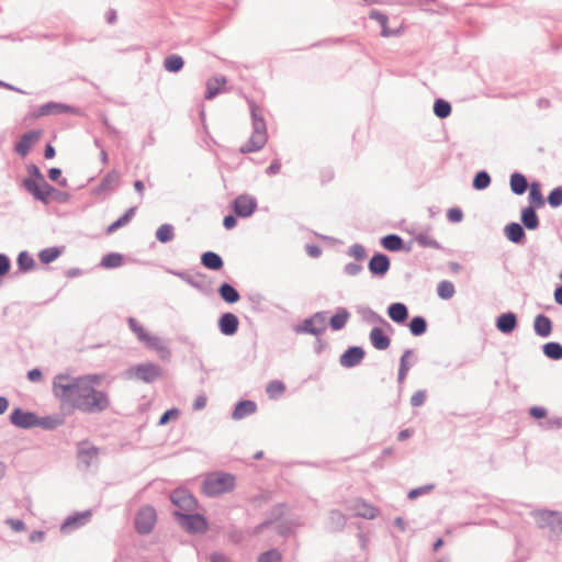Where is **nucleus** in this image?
<instances>
[{
  "instance_id": "obj_20",
  "label": "nucleus",
  "mask_w": 562,
  "mask_h": 562,
  "mask_svg": "<svg viewBox=\"0 0 562 562\" xmlns=\"http://www.w3.org/2000/svg\"><path fill=\"white\" fill-rule=\"evenodd\" d=\"M64 113H75V109L68 104L60 103V102H47L45 104H42L37 111L36 116H46L50 114H64Z\"/></svg>"
},
{
  "instance_id": "obj_59",
  "label": "nucleus",
  "mask_w": 562,
  "mask_h": 562,
  "mask_svg": "<svg viewBox=\"0 0 562 562\" xmlns=\"http://www.w3.org/2000/svg\"><path fill=\"white\" fill-rule=\"evenodd\" d=\"M547 201L551 207H559L562 205V187H557L549 193Z\"/></svg>"
},
{
  "instance_id": "obj_5",
  "label": "nucleus",
  "mask_w": 562,
  "mask_h": 562,
  "mask_svg": "<svg viewBox=\"0 0 562 562\" xmlns=\"http://www.w3.org/2000/svg\"><path fill=\"white\" fill-rule=\"evenodd\" d=\"M173 516L181 528L191 535L204 533L209 529L207 519L202 514L175 510Z\"/></svg>"
},
{
  "instance_id": "obj_39",
  "label": "nucleus",
  "mask_w": 562,
  "mask_h": 562,
  "mask_svg": "<svg viewBox=\"0 0 562 562\" xmlns=\"http://www.w3.org/2000/svg\"><path fill=\"white\" fill-rule=\"evenodd\" d=\"M119 180H120L119 171L115 169L111 170L100 181V183L97 188V192L102 193V192H106V191H112L117 186Z\"/></svg>"
},
{
  "instance_id": "obj_17",
  "label": "nucleus",
  "mask_w": 562,
  "mask_h": 562,
  "mask_svg": "<svg viewBox=\"0 0 562 562\" xmlns=\"http://www.w3.org/2000/svg\"><path fill=\"white\" fill-rule=\"evenodd\" d=\"M217 327L222 335L234 336L239 328V319L232 312L223 313L217 319Z\"/></svg>"
},
{
  "instance_id": "obj_10",
  "label": "nucleus",
  "mask_w": 562,
  "mask_h": 562,
  "mask_svg": "<svg viewBox=\"0 0 562 562\" xmlns=\"http://www.w3.org/2000/svg\"><path fill=\"white\" fill-rule=\"evenodd\" d=\"M36 414L30 411H24L21 407H15L10 414V423L21 429H31L35 427Z\"/></svg>"
},
{
  "instance_id": "obj_25",
  "label": "nucleus",
  "mask_w": 562,
  "mask_h": 562,
  "mask_svg": "<svg viewBox=\"0 0 562 562\" xmlns=\"http://www.w3.org/2000/svg\"><path fill=\"white\" fill-rule=\"evenodd\" d=\"M257 411L256 402L251 400H241L236 403L232 414V418L235 420L243 419Z\"/></svg>"
},
{
  "instance_id": "obj_42",
  "label": "nucleus",
  "mask_w": 562,
  "mask_h": 562,
  "mask_svg": "<svg viewBox=\"0 0 562 562\" xmlns=\"http://www.w3.org/2000/svg\"><path fill=\"white\" fill-rule=\"evenodd\" d=\"M64 247H47L42 249L38 252V259L42 263L48 265L53 261H55L61 254H63Z\"/></svg>"
},
{
  "instance_id": "obj_32",
  "label": "nucleus",
  "mask_w": 562,
  "mask_h": 562,
  "mask_svg": "<svg viewBox=\"0 0 562 562\" xmlns=\"http://www.w3.org/2000/svg\"><path fill=\"white\" fill-rule=\"evenodd\" d=\"M144 344L146 345L147 348L157 351L162 360H167L171 356L169 348L165 345L164 340L158 336L149 335V338L146 339Z\"/></svg>"
},
{
  "instance_id": "obj_64",
  "label": "nucleus",
  "mask_w": 562,
  "mask_h": 562,
  "mask_svg": "<svg viewBox=\"0 0 562 562\" xmlns=\"http://www.w3.org/2000/svg\"><path fill=\"white\" fill-rule=\"evenodd\" d=\"M47 173L52 181H56L60 187H67V179L61 177V169L53 167Z\"/></svg>"
},
{
  "instance_id": "obj_41",
  "label": "nucleus",
  "mask_w": 562,
  "mask_h": 562,
  "mask_svg": "<svg viewBox=\"0 0 562 562\" xmlns=\"http://www.w3.org/2000/svg\"><path fill=\"white\" fill-rule=\"evenodd\" d=\"M124 257L119 252H109L104 255L100 261V266L104 269H115L123 265Z\"/></svg>"
},
{
  "instance_id": "obj_1",
  "label": "nucleus",
  "mask_w": 562,
  "mask_h": 562,
  "mask_svg": "<svg viewBox=\"0 0 562 562\" xmlns=\"http://www.w3.org/2000/svg\"><path fill=\"white\" fill-rule=\"evenodd\" d=\"M53 392L63 405L83 414H100L110 407L108 392L90 386L88 383L70 381V375L59 373L53 380Z\"/></svg>"
},
{
  "instance_id": "obj_31",
  "label": "nucleus",
  "mask_w": 562,
  "mask_h": 562,
  "mask_svg": "<svg viewBox=\"0 0 562 562\" xmlns=\"http://www.w3.org/2000/svg\"><path fill=\"white\" fill-rule=\"evenodd\" d=\"M533 329L536 335L547 338L552 333V321L544 314H538L533 319Z\"/></svg>"
},
{
  "instance_id": "obj_2",
  "label": "nucleus",
  "mask_w": 562,
  "mask_h": 562,
  "mask_svg": "<svg viewBox=\"0 0 562 562\" xmlns=\"http://www.w3.org/2000/svg\"><path fill=\"white\" fill-rule=\"evenodd\" d=\"M252 134L250 138L240 147L241 154L256 153L267 143V125L263 117V110L254 101L248 100Z\"/></svg>"
},
{
  "instance_id": "obj_40",
  "label": "nucleus",
  "mask_w": 562,
  "mask_h": 562,
  "mask_svg": "<svg viewBox=\"0 0 562 562\" xmlns=\"http://www.w3.org/2000/svg\"><path fill=\"white\" fill-rule=\"evenodd\" d=\"M529 205L533 207H540L544 205V198L541 192V184L538 181H533L529 186Z\"/></svg>"
},
{
  "instance_id": "obj_34",
  "label": "nucleus",
  "mask_w": 562,
  "mask_h": 562,
  "mask_svg": "<svg viewBox=\"0 0 562 562\" xmlns=\"http://www.w3.org/2000/svg\"><path fill=\"white\" fill-rule=\"evenodd\" d=\"M217 293L220 297L227 304H235L240 300L239 292L228 282H223L218 286Z\"/></svg>"
},
{
  "instance_id": "obj_53",
  "label": "nucleus",
  "mask_w": 562,
  "mask_h": 562,
  "mask_svg": "<svg viewBox=\"0 0 562 562\" xmlns=\"http://www.w3.org/2000/svg\"><path fill=\"white\" fill-rule=\"evenodd\" d=\"M16 265L21 272H29L34 268L35 261L27 251H21L18 255Z\"/></svg>"
},
{
  "instance_id": "obj_18",
  "label": "nucleus",
  "mask_w": 562,
  "mask_h": 562,
  "mask_svg": "<svg viewBox=\"0 0 562 562\" xmlns=\"http://www.w3.org/2000/svg\"><path fill=\"white\" fill-rule=\"evenodd\" d=\"M348 509L352 510L355 516L366 519H374L379 513L376 507L360 498L350 504Z\"/></svg>"
},
{
  "instance_id": "obj_43",
  "label": "nucleus",
  "mask_w": 562,
  "mask_h": 562,
  "mask_svg": "<svg viewBox=\"0 0 562 562\" xmlns=\"http://www.w3.org/2000/svg\"><path fill=\"white\" fill-rule=\"evenodd\" d=\"M184 66V59L177 54L169 55L164 60V68L168 72L177 74L179 72Z\"/></svg>"
},
{
  "instance_id": "obj_23",
  "label": "nucleus",
  "mask_w": 562,
  "mask_h": 562,
  "mask_svg": "<svg viewBox=\"0 0 562 562\" xmlns=\"http://www.w3.org/2000/svg\"><path fill=\"white\" fill-rule=\"evenodd\" d=\"M520 221L524 228L528 231H536L540 226V220L536 212V207L528 205L520 212Z\"/></svg>"
},
{
  "instance_id": "obj_36",
  "label": "nucleus",
  "mask_w": 562,
  "mask_h": 562,
  "mask_svg": "<svg viewBox=\"0 0 562 562\" xmlns=\"http://www.w3.org/2000/svg\"><path fill=\"white\" fill-rule=\"evenodd\" d=\"M349 318V311L346 307H338L336 313L329 318V326L335 331L341 330L345 328Z\"/></svg>"
},
{
  "instance_id": "obj_47",
  "label": "nucleus",
  "mask_w": 562,
  "mask_h": 562,
  "mask_svg": "<svg viewBox=\"0 0 562 562\" xmlns=\"http://www.w3.org/2000/svg\"><path fill=\"white\" fill-rule=\"evenodd\" d=\"M360 313H361L364 322L370 323V324H380V325L386 326L390 330H392L391 325L381 315H379L376 312H374L372 308L364 307V308H362V311H360Z\"/></svg>"
},
{
  "instance_id": "obj_60",
  "label": "nucleus",
  "mask_w": 562,
  "mask_h": 562,
  "mask_svg": "<svg viewBox=\"0 0 562 562\" xmlns=\"http://www.w3.org/2000/svg\"><path fill=\"white\" fill-rule=\"evenodd\" d=\"M348 256L353 257L357 261H362L367 257L366 248L361 244H353L348 249Z\"/></svg>"
},
{
  "instance_id": "obj_44",
  "label": "nucleus",
  "mask_w": 562,
  "mask_h": 562,
  "mask_svg": "<svg viewBox=\"0 0 562 562\" xmlns=\"http://www.w3.org/2000/svg\"><path fill=\"white\" fill-rule=\"evenodd\" d=\"M63 418L58 416H36L35 427H41L45 430H54L63 424Z\"/></svg>"
},
{
  "instance_id": "obj_58",
  "label": "nucleus",
  "mask_w": 562,
  "mask_h": 562,
  "mask_svg": "<svg viewBox=\"0 0 562 562\" xmlns=\"http://www.w3.org/2000/svg\"><path fill=\"white\" fill-rule=\"evenodd\" d=\"M282 555L278 549H270L258 557L257 562H281Z\"/></svg>"
},
{
  "instance_id": "obj_9",
  "label": "nucleus",
  "mask_w": 562,
  "mask_h": 562,
  "mask_svg": "<svg viewBox=\"0 0 562 562\" xmlns=\"http://www.w3.org/2000/svg\"><path fill=\"white\" fill-rule=\"evenodd\" d=\"M257 207V199L249 194H240L232 201V210L234 214L241 218L251 216Z\"/></svg>"
},
{
  "instance_id": "obj_37",
  "label": "nucleus",
  "mask_w": 562,
  "mask_h": 562,
  "mask_svg": "<svg viewBox=\"0 0 562 562\" xmlns=\"http://www.w3.org/2000/svg\"><path fill=\"white\" fill-rule=\"evenodd\" d=\"M347 524L346 516L337 509H333L328 514L327 528L333 532L341 531Z\"/></svg>"
},
{
  "instance_id": "obj_30",
  "label": "nucleus",
  "mask_w": 562,
  "mask_h": 562,
  "mask_svg": "<svg viewBox=\"0 0 562 562\" xmlns=\"http://www.w3.org/2000/svg\"><path fill=\"white\" fill-rule=\"evenodd\" d=\"M201 265L212 271H218L224 267L223 258L215 251H204L201 255Z\"/></svg>"
},
{
  "instance_id": "obj_45",
  "label": "nucleus",
  "mask_w": 562,
  "mask_h": 562,
  "mask_svg": "<svg viewBox=\"0 0 562 562\" xmlns=\"http://www.w3.org/2000/svg\"><path fill=\"white\" fill-rule=\"evenodd\" d=\"M413 356L412 349L404 350L403 355L400 359V367L397 372V381L398 383H403L407 376V373L412 367V363H408V357Z\"/></svg>"
},
{
  "instance_id": "obj_3",
  "label": "nucleus",
  "mask_w": 562,
  "mask_h": 562,
  "mask_svg": "<svg viewBox=\"0 0 562 562\" xmlns=\"http://www.w3.org/2000/svg\"><path fill=\"white\" fill-rule=\"evenodd\" d=\"M537 527L547 532L549 541H562V512L551 509H536L531 512Z\"/></svg>"
},
{
  "instance_id": "obj_22",
  "label": "nucleus",
  "mask_w": 562,
  "mask_h": 562,
  "mask_svg": "<svg viewBox=\"0 0 562 562\" xmlns=\"http://www.w3.org/2000/svg\"><path fill=\"white\" fill-rule=\"evenodd\" d=\"M91 515H92L91 510H83V512L70 515L61 524L60 530L65 532V531L74 530L81 526H85L89 521Z\"/></svg>"
},
{
  "instance_id": "obj_29",
  "label": "nucleus",
  "mask_w": 562,
  "mask_h": 562,
  "mask_svg": "<svg viewBox=\"0 0 562 562\" xmlns=\"http://www.w3.org/2000/svg\"><path fill=\"white\" fill-rule=\"evenodd\" d=\"M389 317L396 324H404L408 318V308L404 303L395 302L387 306Z\"/></svg>"
},
{
  "instance_id": "obj_16",
  "label": "nucleus",
  "mask_w": 562,
  "mask_h": 562,
  "mask_svg": "<svg viewBox=\"0 0 562 562\" xmlns=\"http://www.w3.org/2000/svg\"><path fill=\"white\" fill-rule=\"evenodd\" d=\"M285 504L279 503L274 505L267 514L265 520L255 527L254 535H260L265 529L278 524L285 514Z\"/></svg>"
},
{
  "instance_id": "obj_19",
  "label": "nucleus",
  "mask_w": 562,
  "mask_h": 562,
  "mask_svg": "<svg viewBox=\"0 0 562 562\" xmlns=\"http://www.w3.org/2000/svg\"><path fill=\"white\" fill-rule=\"evenodd\" d=\"M495 326L502 334L509 335L518 326L517 315L513 312L503 313L496 318Z\"/></svg>"
},
{
  "instance_id": "obj_49",
  "label": "nucleus",
  "mask_w": 562,
  "mask_h": 562,
  "mask_svg": "<svg viewBox=\"0 0 562 562\" xmlns=\"http://www.w3.org/2000/svg\"><path fill=\"white\" fill-rule=\"evenodd\" d=\"M156 239L161 244H167L175 238V227L171 224H162L156 231Z\"/></svg>"
},
{
  "instance_id": "obj_12",
  "label": "nucleus",
  "mask_w": 562,
  "mask_h": 562,
  "mask_svg": "<svg viewBox=\"0 0 562 562\" xmlns=\"http://www.w3.org/2000/svg\"><path fill=\"white\" fill-rule=\"evenodd\" d=\"M390 258L383 252H374L368 262V269L373 277L383 278L390 270Z\"/></svg>"
},
{
  "instance_id": "obj_11",
  "label": "nucleus",
  "mask_w": 562,
  "mask_h": 562,
  "mask_svg": "<svg viewBox=\"0 0 562 562\" xmlns=\"http://www.w3.org/2000/svg\"><path fill=\"white\" fill-rule=\"evenodd\" d=\"M132 370L135 376L145 383H153L161 376V368L150 362L137 364Z\"/></svg>"
},
{
  "instance_id": "obj_6",
  "label": "nucleus",
  "mask_w": 562,
  "mask_h": 562,
  "mask_svg": "<svg viewBox=\"0 0 562 562\" xmlns=\"http://www.w3.org/2000/svg\"><path fill=\"white\" fill-rule=\"evenodd\" d=\"M327 312L319 311L293 326V331L301 335L321 336L326 331Z\"/></svg>"
},
{
  "instance_id": "obj_50",
  "label": "nucleus",
  "mask_w": 562,
  "mask_h": 562,
  "mask_svg": "<svg viewBox=\"0 0 562 562\" xmlns=\"http://www.w3.org/2000/svg\"><path fill=\"white\" fill-rule=\"evenodd\" d=\"M434 114L439 119H446L451 114L452 106L450 102L445 99L438 98L434 102Z\"/></svg>"
},
{
  "instance_id": "obj_46",
  "label": "nucleus",
  "mask_w": 562,
  "mask_h": 562,
  "mask_svg": "<svg viewBox=\"0 0 562 562\" xmlns=\"http://www.w3.org/2000/svg\"><path fill=\"white\" fill-rule=\"evenodd\" d=\"M427 327V321L424 316H414L408 323L411 334L416 337L424 335Z\"/></svg>"
},
{
  "instance_id": "obj_55",
  "label": "nucleus",
  "mask_w": 562,
  "mask_h": 562,
  "mask_svg": "<svg viewBox=\"0 0 562 562\" xmlns=\"http://www.w3.org/2000/svg\"><path fill=\"white\" fill-rule=\"evenodd\" d=\"M456 293L454 285L451 281L443 280L438 283L437 294L442 300H450Z\"/></svg>"
},
{
  "instance_id": "obj_52",
  "label": "nucleus",
  "mask_w": 562,
  "mask_h": 562,
  "mask_svg": "<svg viewBox=\"0 0 562 562\" xmlns=\"http://www.w3.org/2000/svg\"><path fill=\"white\" fill-rule=\"evenodd\" d=\"M225 83H226V78L224 76L215 77L214 82L207 81L204 98L206 100L214 99L220 93V86L225 85Z\"/></svg>"
},
{
  "instance_id": "obj_27",
  "label": "nucleus",
  "mask_w": 562,
  "mask_h": 562,
  "mask_svg": "<svg viewBox=\"0 0 562 562\" xmlns=\"http://www.w3.org/2000/svg\"><path fill=\"white\" fill-rule=\"evenodd\" d=\"M98 456V449L94 446H90L87 442H80L78 446L77 457L78 460L85 464V468L88 469L92 461Z\"/></svg>"
},
{
  "instance_id": "obj_63",
  "label": "nucleus",
  "mask_w": 562,
  "mask_h": 562,
  "mask_svg": "<svg viewBox=\"0 0 562 562\" xmlns=\"http://www.w3.org/2000/svg\"><path fill=\"white\" fill-rule=\"evenodd\" d=\"M277 532L282 537H288L293 532V524L290 520H280L276 526Z\"/></svg>"
},
{
  "instance_id": "obj_4",
  "label": "nucleus",
  "mask_w": 562,
  "mask_h": 562,
  "mask_svg": "<svg viewBox=\"0 0 562 562\" xmlns=\"http://www.w3.org/2000/svg\"><path fill=\"white\" fill-rule=\"evenodd\" d=\"M235 476L226 472H213L205 476L202 492L209 497H215L234 490Z\"/></svg>"
},
{
  "instance_id": "obj_21",
  "label": "nucleus",
  "mask_w": 562,
  "mask_h": 562,
  "mask_svg": "<svg viewBox=\"0 0 562 562\" xmlns=\"http://www.w3.org/2000/svg\"><path fill=\"white\" fill-rule=\"evenodd\" d=\"M505 237L513 244L524 245L526 243V232L521 224L510 222L504 227Z\"/></svg>"
},
{
  "instance_id": "obj_15",
  "label": "nucleus",
  "mask_w": 562,
  "mask_h": 562,
  "mask_svg": "<svg viewBox=\"0 0 562 562\" xmlns=\"http://www.w3.org/2000/svg\"><path fill=\"white\" fill-rule=\"evenodd\" d=\"M42 131L41 130H31L25 132L20 140L15 143L14 150L21 157L27 156L33 145L41 138Z\"/></svg>"
},
{
  "instance_id": "obj_24",
  "label": "nucleus",
  "mask_w": 562,
  "mask_h": 562,
  "mask_svg": "<svg viewBox=\"0 0 562 562\" xmlns=\"http://www.w3.org/2000/svg\"><path fill=\"white\" fill-rule=\"evenodd\" d=\"M369 340L376 350H385L391 345V338L378 326L371 329Z\"/></svg>"
},
{
  "instance_id": "obj_51",
  "label": "nucleus",
  "mask_w": 562,
  "mask_h": 562,
  "mask_svg": "<svg viewBox=\"0 0 562 562\" xmlns=\"http://www.w3.org/2000/svg\"><path fill=\"white\" fill-rule=\"evenodd\" d=\"M491 182H492V178H491L490 173L485 170H480L475 173V176L473 178L472 187L475 190L482 191V190H485L486 188H488Z\"/></svg>"
},
{
  "instance_id": "obj_61",
  "label": "nucleus",
  "mask_w": 562,
  "mask_h": 562,
  "mask_svg": "<svg viewBox=\"0 0 562 562\" xmlns=\"http://www.w3.org/2000/svg\"><path fill=\"white\" fill-rule=\"evenodd\" d=\"M26 169L29 172V177L24 178L23 180H33L34 182H36V184H38L40 181H43L45 179L41 169L36 165L30 164Z\"/></svg>"
},
{
  "instance_id": "obj_14",
  "label": "nucleus",
  "mask_w": 562,
  "mask_h": 562,
  "mask_svg": "<svg viewBox=\"0 0 562 562\" xmlns=\"http://www.w3.org/2000/svg\"><path fill=\"white\" fill-rule=\"evenodd\" d=\"M171 503L184 512H192L198 507L195 497L186 490H176L170 495Z\"/></svg>"
},
{
  "instance_id": "obj_38",
  "label": "nucleus",
  "mask_w": 562,
  "mask_h": 562,
  "mask_svg": "<svg viewBox=\"0 0 562 562\" xmlns=\"http://www.w3.org/2000/svg\"><path fill=\"white\" fill-rule=\"evenodd\" d=\"M381 246L389 251H401L404 249V240L397 234H387L380 239Z\"/></svg>"
},
{
  "instance_id": "obj_33",
  "label": "nucleus",
  "mask_w": 562,
  "mask_h": 562,
  "mask_svg": "<svg viewBox=\"0 0 562 562\" xmlns=\"http://www.w3.org/2000/svg\"><path fill=\"white\" fill-rule=\"evenodd\" d=\"M371 20H375L381 25V35L383 37H391L400 34V30H392L387 27L389 18L386 14L378 10H371L369 13Z\"/></svg>"
},
{
  "instance_id": "obj_26",
  "label": "nucleus",
  "mask_w": 562,
  "mask_h": 562,
  "mask_svg": "<svg viewBox=\"0 0 562 562\" xmlns=\"http://www.w3.org/2000/svg\"><path fill=\"white\" fill-rule=\"evenodd\" d=\"M430 228V226H427L425 229L419 231L418 233H414V240L422 248H432L437 250L443 249L441 244L429 235Z\"/></svg>"
},
{
  "instance_id": "obj_8",
  "label": "nucleus",
  "mask_w": 562,
  "mask_h": 562,
  "mask_svg": "<svg viewBox=\"0 0 562 562\" xmlns=\"http://www.w3.org/2000/svg\"><path fill=\"white\" fill-rule=\"evenodd\" d=\"M23 188L37 201L43 204H48L54 192H57L45 179L40 181L38 184L33 180H22Z\"/></svg>"
},
{
  "instance_id": "obj_35",
  "label": "nucleus",
  "mask_w": 562,
  "mask_h": 562,
  "mask_svg": "<svg viewBox=\"0 0 562 562\" xmlns=\"http://www.w3.org/2000/svg\"><path fill=\"white\" fill-rule=\"evenodd\" d=\"M509 186L514 194L521 195L527 191L530 184L525 175L515 171L510 175Z\"/></svg>"
},
{
  "instance_id": "obj_56",
  "label": "nucleus",
  "mask_w": 562,
  "mask_h": 562,
  "mask_svg": "<svg viewBox=\"0 0 562 562\" xmlns=\"http://www.w3.org/2000/svg\"><path fill=\"white\" fill-rule=\"evenodd\" d=\"M285 390V385L283 382L279 380H273L268 383L266 387V392L268 393L269 397L274 398L281 393H283Z\"/></svg>"
},
{
  "instance_id": "obj_13",
  "label": "nucleus",
  "mask_w": 562,
  "mask_h": 562,
  "mask_svg": "<svg viewBox=\"0 0 562 562\" xmlns=\"http://www.w3.org/2000/svg\"><path fill=\"white\" fill-rule=\"evenodd\" d=\"M366 351L360 346L348 347L339 357V363L342 368H355L364 359Z\"/></svg>"
},
{
  "instance_id": "obj_62",
  "label": "nucleus",
  "mask_w": 562,
  "mask_h": 562,
  "mask_svg": "<svg viewBox=\"0 0 562 562\" xmlns=\"http://www.w3.org/2000/svg\"><path fill=\"white\" fill-rule=\"evenodd\" d=\"M179 414H180V411L176 407L167 409L160 416L158 425L159 426L167 425L170 420L178 418Z\"/></svg>"
},
{
  "instance_id": "obj_7",
  "label": "nucleus",
  "mask_w": 562,
  "mask_h": 562,
  "mask_svg": "<svg viewBox=\"0 0 562 562\" xmlns=\"http://www.w3.org/2000/svg\"><path fill=\"white\" fill-rule=\"evenodd\" d=\"M157 520V514L153 506L146 505L138 509L134 518V527L137 533L145 536L151 532Z\"/></svg>"
},
{
  "instance_id": "obj_54",
  "label": "nucleus",
  "mask_w": 562,
  "mask_h": 562,
  "mask_svg": "<svg viewBox=\"0 0 562 562\" xmlns=\"http://www.w3.org/2000/svg\"><path fill=\"white\" fill-rule=\"evenodd\" d=\"M127 324L133 334L136 335L139 341L144 342L146 339L149 338V333L146 331L144 326L137 322L134 317L127 318Z\"/></svg>"
},
{
  "instance_id": "obj_48",
  "label": "nucleus",
  "mask_w": 562,
  "mask_h": 562,
  "mask_svg": "<svg viewBox=\"0 0 562 562\" xmlns=\"http://www.w3.org/2000/svg\"><path fill=\"white\" fill-rule=\"evenodd\" d=\"M543 355L551 360L562 359V345L558 341H549L542 346Z\"/></svg>"
},
{
  "instance_id": "obj_57",
  "label": "nucleus",
  "mask_w": 562,
  "mask_h": 562,
  "mask_svg": "<svg viewBox=\"0 0 562 562\" xmlns=\"http://www.w3.org/2000/svg\"><path fill=\"white\" fill-rule=\"evenodd\" d=\"M101 375L99 374H86L80 376H70V381H74L76 383L86 382L90 386L95 387V385H99L101 383Z\"/></svg>"
},
{
  "instance_id": "obj_28",
  "label": "nucleus",
  "mask_w": 562,
  "mask_h": 562,
  "mask_svg": "<svg viewBox=\"0 0 562 562\" xmlns=\"http://www.w3.org/2000/svg\"><path fill=\"white\" fill-rule=\"evenodd\" d=\"M167 271L170 274H173V276L180 278L181 280H183L186 283H188L192 288H194L199 291L203 290V283L200 281V279L205 277L203 273L198 272L195 274H192L188 271L172 270V269H168Z\"/></svg>"
}]
</instances>
